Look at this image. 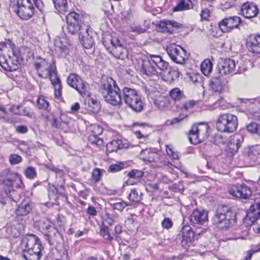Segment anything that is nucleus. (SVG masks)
<instances>
[{
	"mask_svg": "<svg viewBox=\"0 0 260 260\" xmlns=\"http://www.w3.org/2000/svg\"><path fill=\"white\" fill-rule=\"evenodd\" d=\"M0 185L10 187L5 191H0V203L5 205L8 201H14L16 192L14 188L23 189L24 185L20 175L6 169L0 173Z\"/></svg>",
	"mask_w": 260,
	"mask_h": 260,
	"instance_id": "nucleus-2",
	"label": "nucleus"
},
{
	"mask_svg": "<svg viewBox=\"0 0 260 260\" xmlns=\"http://www.w3.org/2000/svg\"><path fill=\"white\" fill-rule=\"evenodd\" d=\"M213 221L218 228L226 230L236 222V216L230 206L221 205L217 210Z\"/></svg>",
	"mask_w": 260,
	"mask_h": 260,
	"instance_id": "nucleus-5",
	"label": "nucleus"
},
{
	"mask_svg": "<svg viewBox=\"0 0 260 260\" xmlns=\"http://www.w3.org/2000/svg\"><path fill=\"white\" fill-rule=\"evenodd\" d=\"M29 53V49L25 46H22L19 50H13V58H16L18 60L19 59L23 58L25 56V53ZM27 55H26L27 56Z\"/></svg>",
	"mask_w": 260,
	"mask_h": 260,
	"instance_id": "nucleus-39",
	"label": "nucleus"
},
{
	"mask_svg": "<svg viewBox=\"0 0 260 260\" xmlns=\"http://www.w3.org/2000/svg\"><path fill=\"white\" fill-rule=\"evenodd\" d=\"M128 199L131 202L139 203L142 199V193L139 189L133 188L131 190Z\"/></svg>",
	"mask_w": 260,
	"mask_h": 260,
	"instance_id": "nucleus-33",
	"label": "nucleus"
},
{
	"mask_svg": "<svg viewBox=\"0 0 260 260\" xmlns=\"http://www.w3.org/2000/svg\"><path fill=\"white\" fill-rule=\"evenodd\" d=\"M39 226L45 233V231H47L51 228L52 225L50 224L49 221L41 220L39 222Z\"/></svg>",
	"mask_w": 260,
	"mask_h": 260,
	"instance_id": "nucleus-55",
	"label": "nucleus"
},
{
	"mask_svg": "<svg viewBox=\"0 0 260 260\" xmlns=\"http://www.w3.org/2000/svg\"><path fill=\"white\" fill-rule=\"evenodd\" d=\"M182 27L183 26L181 24L174 20H162L157 25L159 31L168 32L170 35H172L175 31Z\"/></svg>",
	"mask_w": 260,
	"mask_h": 260,
	"instance_id": "nucleus-19",
	"label": "nucleus"
},
{
	"mask_svg": "<svg viewBox=\"0 0 260 260\" xmlns=\"http://www.w3.org/2000/svg\"><path fill=\"white\" fill-rule=\"evenodd\" d=\"M55 10L58 13L63 14L67 12L68 4L67 0H52Z\"/></svg>",
	"mask_w": 260,
	"mask_h": 260,
	"instance_id": "nucleus-29",
	"label": "nucleus"
},
{
	"mask_svg": "<svg viewBox=\"0 0 260 260\" xmlns=\"http://www.w3.org/2000/svg\"><path fill=\"white\" fill-rule=\"evenodd\" d=\"M7 62L9 66H11V64L13 63V65L15 66V68H14V70H13L12 72L16 71L18 69L19 61L17 59L13 58L12 56H9V59Z\"/></svg>",
	"mask_w": 260,
	"mask_h": 260,
	"instance_id": "nucleus-58",
	"label": "nucleus"
},
{
	"mask_svg": "<svg viewBox=\"0 0 260 260\" xmlns=\"http://www.w3.org/2000/svg\"><path fill=\"white\" fill-rule=\"evenodd\" d=\"M143 174L142 171L139 170H133L131 171L127 174V176L129 177V179L127 180L125 183L127 184H133V183L130 182V179H139L143 176Z\"/></svg>",
	"mask_w": 260,
	"mask_h": 260,
	"instance_id": "nucleus-42",
	"label": "nucleus"
},
{
	"mask_svg": "<svg viewBox=\"0 0 260 260\" xmlns=\"http://www.w3.org/2000/svg\"><path fill=\"white\" fill-rule=\"evenodd\" d=\"M238 119L235 115H220L216 122V127L221 132L232 133L236 129Z\"/></svg>",
	"mask_w": 260,
	"mask_h": 260,
	"instance_id": "nucleus-9",
	"label": "nucleus"
},
{
	"mask_svg": "<svg viewBox=\"0 0 260 260\" xmlns=\"http://www.w3.org/2000/svg\"><path fill=\"white\" fill-rule=\"evenodd\" d=\"M228 192L233 198L247 199L251 195V190L245 184L231 185L228 188Z\"/></svg>",
	"mask_w": 260,
	"mask_h": 260,
	"instance_id": "nucleus-17",
	"label": "nucleus"
},
{
	"mask_svg": "<svg viewBox=\"0 0 260 260\" xmlns=\"http://www.w3.org/2000/svg\"><path fill=\"white\" fill-rule=\"evenodd\" d=\"M36 8L42 13L45 11V5L42 0H33Z\"/></svg>",
	"mask_w": 260,
	"mask_h": 260,
	"instance_id": "nucleus-56",
	"label": "nucleus"
},
{
	"mask_svg": "<svg viewBox=\"0 0 260 260\" xmlns=\"http://www.w3.org/2000/svg\"><path fill=\"white\" fill-rule=\"evenodd\" d=\"M248 157L253 161H256L260 157V145L252 147L248 153Z\"/></svg>",
	"mask_w": 260,
	"mask_h": 260,
	"instance_id": "nucleus-40",
	"label": "nucleus"
},
{
	"mask_svg": "<svg viewBox=\"0 0 260 260\" xmlns=\"http://www.w3.org/2000/svg\"><path fill=\"white\" fill-rule=\"evenodd\" d=\"M242 141L243 138L240 135H236L231 137L227 145L226 151L228 154L231 156L236 154L241 146Z\"/></svg>",
	"mask_w": 260,
	"mask_h": 260,
	"instance_id": "nucleus-22",
	"label": "nucleus"
},
{
	"mask_svg": "<svg viewBox=\"0 0 260 260\" xmlns=\"http://www.w3.org/2000/svg\"><path fill=\"white\" fill-rule=\"evenodd\" d=\"M67 83L69 85L75 88L80 93L84 92L86 88V82H84L76 74H70L67 79Z\"/></svg>",
	"mask_w": 260,
	"mask_h": 260,
	"instance_id": "nucleus-21",
	"label": "nucleus"
},
{
	"mask_svg": "<svg viewBox=\"0 0 260 260\" xmlns=\"http://www.w3.org/2000/svg\"><path fill=\"white\" fill-rule=\"evenodd\" d=\"M241 10L243 16L248 19L255 17L258 13L257 6L252 3L249 2L244 3L242 6Z\"/></svg>",
	"mask_w": 260,
	"mask_h": 260,
	"instance_id": "nucleus-25",
	"label": "nucleus"
},
{
	"mask_svg": "<svg viewBox=\"0 0 260 260\" xmlns=\"http://www.w3.org/2000/svg\"><path fill=\"white\" fill-rule=\"evenodd\" d=\"M174 36L170 37L171 44L167 47V53L171 59L178 64H183L185 62L186 57V51L180 46H176L174 43Z\"/></svg>",
	"mask_w": 260,
	"mask_h": 260,
	"instance_id": "nucleus-11",
	"label": "nucleus"
},
{
	"mask_svg": "<svg viewBox=\"0 0 260 260\" xmlns=\"http://www.w3.org/2000/svg\"><path fill=\"white\" fill-rule=\"evenodd\" d=\"M166 152L168 155L172 159H176L178 158V155L174 152L173 150L169 147H167Z\"/></svg>",
	"mask_w": 260,
	"mask_h": 260,
	"instance_id": "nucleus-59",
	"label": "nucleus"
},
{
	"mask_svg": "<svg viewBox=\"0 0 260 260\" xmlns=\"http://www.w3.org/2000/svg\"><path fill=\"white\" fill-rule=\"evenodd\" d=\"M248 50L255 54H260V35L251 36L247 42Z\"/></svg>",
	"mask_w": 260,
	"mask_h": 260,
	"instance_id": "nucleus-27",
	"label": "nucleus"
},
{
	"mask_svg": "<svg viewBox=\"0 0 260 260\" xmlns=\"http://www.w3.org/2000/svg\"><path fill=\"white\" fill-rule=\"evenodd\" d=\"M167 66V62L160 55H150L149 58L143 61L141 72L149 77H157L156 67L159 70H164Z\"/></svg>",
	"mask_w": 260,
	"mask_h": 260,
	"instance_id": "nucleus-6",
	"label": "nucleus"
},
{
	"mask_svg": "<svg viewBox=\"0 0 260 260\" xmlns=\"http://www.w3.org/2000/svg\"><path fill=\"white\" fill-rule=\"evenodd\" d=\"M208 220V213L204 210L196 209L190 216L189 220L193 225L203 224Z\"/></svg>",
	"mask_w": 260,
	"mask_h": 260,
	"instance_id": "nucleus-23",
	"label": "nucleus"
},
{
	"mask_svg": "<svg viewBox=\"0 0 260 260\" xmlns=\"http://www.w3.org/2000/svg\"><path fill=\"white\" fill-rule=\"evenodd\" d=\"M101 91L105 101L111 105H118L123 100L120 89L111 77H107L102 79Z\"/></svg>",
	"mask_w": 260,
	"mask_h": 260,
	"instance_id": "nucleus-3",
	"label": "nucleus"
},
{
	"mask_svg": "<svg viewBox=\"0 0 260 260\" xmlns=\"http://www.w3.org/2000/svg\"><path fill=\"white\" fill-rule=\"evenodd\" d=\"M9 159L10 164L12 165L18 164L22 161L21 156L16 154H11L9 156Z\"/></svg>",
	"mask_w": 260,
	"mask_h": 260,
	"instance_id": "nucleus-52",
	"label": "nucleus"
},
{
	"mask_svg": "<svg viewBox=\"0 0 260 260\" xmlns=\"http://www.w3.org/2000/svg\"><path fill=\"white\" fill-rule=\"evenodd\" d=\"M100 235L106 240L111 241L113 238L111 236L109 232V229L107 226H104L101 228Z\"/></svg>",
	"mask_w": 260,
	"mask_h": 260,
	"instance_id": "nucleus-50",
	"label": "nucleus"
},
{
	"mask_svg": "<svg viewBox=\"0 0 260 260\" xmlns=\"http://www.w3.org/2000/svg\"><path fill=\"white\" fill-rule=\"evenodd\" d=\"M111 43L114 48L118 46H122L119 40L116 37L112 38L111 40Z\"/></svg>",
	"mask_w": 260,
	"mask_h": 260,
	"instance_id": "nucleus-63",
	"label": "nucleus"
},
{
	"mask_svg": "<svg viewBox=\"0 0 260 260\" xmlns=\"http://www.w3.org/2000/svg\"><path fill=\"white\" fill-rule=\"evenodd\" d=\"M209 86L212 91L216 92H220L222 90L220 79L217 77H213L210 79Z\"/></svg>",
	"mask_w": 260,
	"mask_h": 260,
	"instance_id": "nucleus-35",
	"label": "nucleus"
},
{
	"mask_svg": "<svg viewBox=\"0 0 260 260\" xmlns=\"http://www.w3.org/2000/svg\"><path fill=\"white\" fill-rule=\"evenodd\" d=\"M113 54L115 58L124 60L127 58L128 53L125 48L123 46H118L112 49Z\"/></svg>",
	"mask_w": 260,
	"mask_h": 260,
	"instance_id": "nucleus-31",
	"label": "nucleus"
},
{
	"mask_svg": "<svg viewBox=\"0 0 260 260\" xmlns=\"http://www.w3.org/2000/svg\"><path fill=\"white\" fill-rule=\"evenodd\" d=\"M98 136L99 135L92 133V134L89 136V141L92 144L100 146L103 144V141Z\"/></svg>",
	"mask_w": 260,
	"mask_h": 260,
	"instance_id": "nucleus-47",
	"label": "nucleus"
},
{
	"mask_svg": "<svg viewBox=\"0 0 260 260\" xmlns=\"http://www.w3.org/2000/svg\"><path fill=\"white\" fill-rule=\"evenodd\" d=\"M25 246L23 257L25 260H40L42 246L40 239L34 235L27 236L23 241Z\"/></svg>",
	"mask_w": 260,
	"mask_h": 260,
	"instance_id": "nucleus-4",
	"label": "nucleus"
},
{
	"mask_svg": "<svg viewBox=\"0 0 260 260\" xmlns=\"http://www.w3.org/2000/svg\"><path fill=\"white\" fill-rule=\"evenodd\" d=\"M57 116H58L57 115ZM46 119L50 122L52 126L57 128L60 125V118L59 116H55L54 115H48Z\"/></svg>",
	"mask_w": 260,
	"mask_h": 260,
	"instance_id": "nucleus-43",
	"label": "nucleus"
},
{
	"mask_svg": "<svg viewBox=\"0 0 260 260\" xmlns=\"http://www.w3.org/2000/svg\"><path fill=\"white\" fill-rule=\"evenodd\" d=\"M66 19L69 32L72 35L78 34L83 46L86 49L91 48L94 43L92 31L89 26L84 23L83 15L71 12L67 15Z\"/></svg>",
	"mask_w": 260,
	"mask_h": 260,
	"instance_id": "nucleus-1",
	"label": "nucleus"
},
{
	"mask_svg": "<svg viewBox=\"0 0 260 260\" xmlns=\"http://www.w3.org/2000/svg\"><path fill=\"white\" fill-rule=\"evenodd\" d=\"M235 68L236 63L234 59L225 58L218 64L219 73L221 76L235 74Z\"/></svg>",
	"mask_w": 260,
	"mask_h": 260,
	"instance_id": "nucleus-20",
	"label": "nucleus"
},
{
	"mask_svg": "<svg viewBox=\"0 0 260 260\" xmlns=\"http://www.w3.org/2000/svg\"><path fill=\"white\" fill-rule=\"evenodd\" d=\"M167 64L166 69L160 70L163 72L162 76L165 81L168 83H172L174 81L177 80L180 73L176 68L170 67L167 62Z\"/></svg>",
	"mask_w": 260,
	"mask_h": 260,
	"instance_id": "nucleus-24",
	"label": "nucleus"
},
{
	"mask_svg": "<svg viewBox=\"0 0 260 260\" xmlns=\"http://www.w3.org/2000/svg\"><path fill=\"white\" fill-rule=\"evenodd\" d=\"M9 57L7 58L3 53V51L0 49V66L5 71L12 72L13 70H14V68H15L13 63L9 66L8 64V60Z\"/></svg>",
	"mask_w": 260,
	"mask_h": 260,
	"instance_id": "nucleus-32",
	"label": "nucleus"
},
{
	"mask_svg": "<svg viewBox=\"0 0 260 260\" xmlns=\"http://www.w3.org/2000/svg\"><path fill=\"white\" fill-rule=\"evenodd\" d=\"M241 112H249L250 114H260V103L255 99H238Z\"/></svg>",
	"mask_w": 260,
	"mask_h": 260,
	"instance_id": "nucleus-13",
	"label": "nucleus"
},
{
	"mask_svg": "<svg viewBox=\"0 0 260 260\" xmlns=\"http://www.w3.org/2000/svg\"><path fill=\"white\" fill-rule=\"evenodd\" d=\"M34 67L38 76L42 78H48L52 71L56 69L53 62H49L45 58L39 57L34 63Z\"/></svg>",
	"mask_w": 260,
	"mask_h": 260,
	"instance_id": "nucleus-12",
	"label": "nucleus"
},
{
	"mask_svg": "<svg viewBox=\"0 0 260 260\" xmlns=\"http://www.w3.org/2000/svg\"><path fill=\"white\" fill-rule=\"evenodd\" d=\"M201 69L204 75L209 76L212 69V63L209 59H205L201 64Z\"/></svg>",
	"mask_w": 260,
	"mask_h": 260,
	"instance_id": "nucleus-36",
	"label": "nucleus"
},
{
	"mask_svg": "<svg viewBox=\"0 0 260 260\" xmlns=\"http://www.w3.org/2000/svg\"><path fill=\"white\" fill-rule=\"evenodd\" d=\"M52 84L53 86L57 88H62L61 81L57 76L56 69L55 71H52V74L49 76Z\"/></svg>",
	"mask_w": 260,
	"mask_h": 260,
	"instance_id": "nucleus-41",
	"label": "nucleus"
},
{
	"mask_svg": "<svg viewBox=\"0 0 260 260\" xmlns=\"http://www.w3.org/2000/svg\"><path fill=\"white\" fill-rule=\"evenodd\" d=\"M92 112L93 114H98L100 112L101 110V106L100 104H96L95 105L92 106Z\"/></svg>",
	"mask_w": 260,
	"mask_h": 260,
	"instance_id": "nucleus-64",
	"label": "nucleus"
},
{
	"mask_svg": "<svg viewBox=\"0 0 260 260\" xmlns=\"http://www.w3.org/2000/svg\"><path fill=\"white\" fill-rule=\"evenodd\" d=\"M123 147L122 141L120 140H114L109 142L106 145L107 152L112 153L116 152L118 149Z\"/></svg>",
	"mask_w": 260,
	"mask_h": 260,
	"instance_id": "nucleus-30",
	"label": "nucleus"
},
{
	"mask_svg": "<svg viewBox=\"0 0 260 260\" xmlns=\"http://www.w3.org/2000/svg\"><path fill=\"white\" fill-rule=\"evenodd\" d=\"M241 20L240 17L235 16L225 17L218 23L220 29L223 32H228L237 28Z\"/></svg>",
	"mask_w": 260,
	"mask_h": 260,
	"instance_id": "nucleus-16",
	"label": "nucleus"
},
{
	"mask_svg": "<svg viewBox=\"0 0 260 260\" xmlns=\"http://www.w3.org/2000/svg\"><path fill=\"white\" fill-rule=\"evenodd\" d=\"M173 223L171 219L168 217L165 218L161 221V225L163 228L170 229L173 226Z\"/></svg>",
	"mask_w": 260,
	"mask_h": 260,
	"instance_id": "nucleus-54",
	"label": "nucleus"
},
{
	"mask_svg": "<svg viewBox=\"0 0 260 260\" xmlns=\"http://www.w3.org/2000/svg\"><path fill=\"white\" fill-rule=\"evenodd\" d=\"M14 11L21 19L28 20L34 16L35 9L30 0H17Z\"/></svg>",
	"mask_w": 260,
	"mask_h": 260,
	"instance_id": "nucleus-10",
	"label": "nucleus"
},
{
	"mask_svg": "<svg viewBox=\"0 0 260 260\" xmlns=\"http://www.w3.org/2000/svg\"><path fill=\"white\" fill-rule=\"evenodd\" d=\"M124 168V165L122 163L118 164H112L109 167L108 172L116 173L121 171Z\"/></svg>",
	"mask_w": 260,
	"mask_h": 260,
	"instance_id": "nucleus-53",
	"label": "nucleus"
},
{
	"mask_svg": "<svg viewBox=\"0 0 260 260\" xmlns=\"http://www.w3.org/2000/svg\"><path fill=\"white\" fill-rule=\"evenodd\" d=\"M39 108L46 109L48 107V103L44 99L39 98L37 101Z\"/></svg>",
	"mask_w": 260,
	"mask_h": 260,
	"instance_id": "nucleus-57",
	"label": "nucleus"
},
{
	"mask_svg": "<svg viewBox=\"0 0 260 260\" xmlns=\"http://www.w3.org/2000/svg\"><path fill=\"white\" fill-rule=\"evenodd\" d=\"M44 235L48 238V240L50 243L54 242L55 240V238L59 236L57 230L53 226L50 228V229L47 231H45Z\"/></svg>",
	"mask_w": 260,
	"mask_h": 260,
	"instance_id": "nucleus-37",
	"label": "nucleus"
},
{
	"mask_svg": "<svg viewBox=\"0 0 260 260\" xmlns=\"http://www.w3.org/2000/svg\"><path fill=\"white\" fill-rule=\"evenodd\" d=\"M103 132V128L99 125H94L92 126V133L96 135H100L102 134Z\"/></svg>",
	"mask_w": 260,
	"mask_h": 260,
	"instance_id": "nucleus-60",
	"label": "nucleus"
},
{
	"mask_svg": "<svg viewBox=\"0 0 260 260\" xmlns=\"http://www.w3.org/2000/svg\"><path fill=\"white\" fill-rule=\"evenodd\" d=\"M116 217L114 215L106 213L104 217V222L109 225H112L116 222Z\"/></svg>",
	"mask_w": 260,
	"mask_h": 260,
	"instance_id": "nucleus-51",
	"label": "nucleus"
},
{
	"mask_svg": "<svg viewBox=\"0 0 260 260\" xmlns=\"http://www.w3.org/2000/svg\"><path fill=\"white\" fill-rule=\"evenodd\" d=\"M200 15L202 19L207 20L210 16V11L207 9H203Z\"/></svg>",
	"mask_w": 260,
	"mask_h": 260,
	"instance_id": "nucleus-61",
	"label": "nucleus"
},
{
	"mask_svg": "<svg viewBox=\"0 0 260 260\" xmlns=\"http://www.w3.org/2000/svg\"><path fill=\"white\" fill-rule=\"evenodd\" d=\"M198 101L194 100H189L183 103L180 106V109L187 112L198 106Z\"/></svg>",
	"mask_w": 260,
	"mask_h": 260,
	"instance_id": "nucleus-38",
	"label": "nucleus"
},
{
	"mask_svg": "<svg viewBox=\"0 0 260 260\" xmlns=\"http://www.w3.org/2000/svg\"><path fill=\"white\" fill-rule=\"evenodd\" d=\"M36 207L35 203L29 199L22 200L17 206L15 214L17 217L25 216L31 213Z\"/></svg>",
	"mask_w": 260,
	"mask_h": 260,
	"instance_id": "nucleus-18",
	"label": "nucleus"
},
{
	"mask_svg": "<svg viewBox=\"0 0 260 260\" xmlns=\"http://www.w3.org/2000/svg\"><path fill=\"white\" fill-rule=\"evenodd\" d=\"M16 131L19 134H23L27 132L28 129L25 125H19L16 127Z\"/></svg>",
	"mask_w": 260,
	"mask_h": 260,
	"instance_id": "nucleus-62",
	"label": "nucleus"
},
{
	"mask_svg": "<svg viewBox=\"0 0 260 260\" xmlns=\"http://www.w3.org/2000/svg\"><path fill=\"white\" fill-rule=\"evenodd\" d=\"M259 218H260V204L258 202L250 206L244 219L243 223L245 226H249L254 224Z\"/></svg>",
	"mask_w": 260,
	"mask_h": 260,
	"instance_id": "nucleus-15",
	"label": "nucleus"
},
{
	"mask_svg": "<svg viewBox=\"0 0 260 260\" xmlns=\"http://www.w3.org/2000/svg\"><path fill=\"white\" fill-rule=\"evenodd\" d=\"M122 91L123 100L130 108L136 112L142 111L144 104L137 91L128 87H124Z\"/></svg>",
	"mask_w": 260,
	"mask_h": 260,
	"instance_id": "nucleus-7",
	"label": "nucleus"
},
{
	"mask_svg": "<svg viewBox=\"0 0 260 260\" xmlns=\"http://www.w3.org/2000/svg\"><path fill=\"white\" fill-rule=\"evenodd\" d=\"M105 171L99 168H95L92 172V178L95 182H99L101 179L103 173Z\"/></svg>",
	"mask_w": 260,
	"mask_h": 260,
	"instance_id": "nucleus-45",
	"label": "nucleus"
},
{
	"mask_svg": "<svg viewBox=\"0 0 260 260\" xmlns=\"http://www.w3.org/2000/svg\"><path fill=\"white\" fill-rule=\"evenodd\" d=\"M193 6L191 0H179L178 4L173 8L174 12L185 11L193 9Z\"/></svg>",
	"mask_w": 260,
	"mask_h": 260,
	"instance_id": "nucleus-28",
	"label": "nucleus"
},
{
	"mask_svg": "<svg viewBox=\"0 0 260 260\" xmlns=\"http://www.w3.org/2000/svg\"><path fill=\"white\" fill-rule=\"evenodd\" d=\"M24 175L26 178L29 179H34L37 176L35 168L32 167H27L24 171Z\"/></svg>",
	"mask_w": 260,
	"mask_h": 260,
	"instance_id": "nucleus-49",
	"label": "nucleus"
},
{
	"mask_svg": "<svg viewBox=\"0 0 260 260\" xmlns=\"http://www.w3.org/2000/svg\"><path fill=\"white\" fill-rule=\"evenodd\" d=\"M111 206L113 209L117 210L119 211H122L126 206H131V204L122 201L120 202L111 204Z\"/></svg>",
	"mask_w": 260,
	"mask_h": 260,
	"instance_id": "nucleus-48",
	"label": "nucleus"
},
{
	"mask_svg": "<svg viewBox=\"0 0 260 260\" xmlns=\"http://www.w3.org/2000/svg\"><path fill=\"white\" fill-rule=\"evenodd\" d=\"M194 233L189 226H184L177 235V239L180 241L181 246L187 249L192 244Z\"/></svg>",
	"mask_w": 260,
	"mask_h": 260,
	"instance_id": "nucleus-14",
	"label": "nucleus"
},
{
	"mask_svg": "<svg viewBox=\"0 0 260 260\" xmlns=\"http://www.w3.org/2000/svg\"><path fill=\"white\" fill-rule=\"evenodd\" d=\"M56 45L64 52L69 49L70 44L66 38H60L58 41L56 42Z\"/></svg>",
	"mask_w": 260,
	"mask_h": 260,
	"instance_id": "nucleus-44",
	"label": "nucleus"
},
{
	"mask_svg": "<svg viewBox=\"0 0 260 260\" xmlns=\"http://www.w3.org/2000/svg\"><path fill=\"white\" fill-rule=\"evenodd\" d=\"M247 129L251 133L256 134L260 137V125H258L256 123L251 122L248 124Z\"/></svg>",
	"mask_w": 260,
	"mask_h": 260,
	"instance_id": "nucleus-46",
	"label": "nucleus"
},
{
	"mask_svg": "<svg viewBox=\"0 0 260 260\" xmlns=\"http://www.w3.org/2000/svg\"><path fill=\"white\" fill-rule=\"evenodd\" d=\"M209 125L207 123L194 124L189 131L188 138L191 143L197 145L209 136Z\"/></svg>",
	"mask_w": 260,
	"mask_h": 260,
	"instance_id": "nucleus-8",
	"label": "nucleus"
},
{
	"mask_svg": "<svg viewBox=\"0 0 260 260\" xmlns=\"http://www.w3.org/2000/svg\"><path fill=\"white\" fill-rule=\"evenodd\" d=\"M171 99L175 102L180 101L185 99V95L179 88L176 87L171 89L169 92Z\"/></svg>",
	"mask_w": 260,
	"mask_h": 260,
	"instance_id": "nucleus-34",
	"label": "nucleus"
},
{
	"mask_svg": "<svg viewBox=\"0 0 260 260\" xmlns=\"http://www.w3.org/2000/svg\"><path fill=\"white\" fill-rule=\"evenodd\" d=\"M140 157L144 161L149 162H157L160 159L159 154L151 148L142 149Z\"/></svg>",
	"mask_w": 260,
	"mask_h": 260,
	"instance_id": "nucleus-26",
	"label": "nucleus"
}]
</instances>
